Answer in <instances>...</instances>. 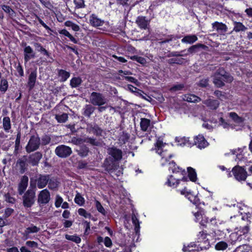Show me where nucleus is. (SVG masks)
Instances as JSON below:
<instances>
[{"label":"nucleus","mask_w":252,"mask_h":252,"mask_svg":"<svg viewBox=\"0 0 252 252\" xmlns=\"http://www.w3.org/2000/svg\"><path fill=\"white\" fill-rule=\"evenodd\" d=\"M109 157L104 159L103 167L108 172H113L117 169L119 162L122 159L123 154L121 149L112 146L107 149Z\"/></svg>","instance_id":"obj_1"},{"label":"nucleus","mask_w":252,"mask_h":252,"mask_svg":"<svg viewBox=\"0 0 252 252\" xmlns=\"http://www.w3.org/2000/svg\"><path fill=\"white\" fill-rule=\"evenodd\" d=\"M199 223L201 228L209 234L210 236L214 237L215 239H220V238L217 237V233L220 232V231L218 230L217 232L216 231L218 226L216 218H213L209 219L208 217L204 218L200 220Z\"/></svg>","instance_id":"obj_2"},{"label":"nucleus","mask_w":252,"mask_h":252,"mask_svg":"<svg viewBox=\"0 0 252 252\" xmlns=\"http://www.w3.org/2000/svg\"><path fill=\"white\" fill-rule=\"evenodd\" d=\"M50 178L49 174H38L34 178H31L30 182V188L36 191L37 188L39 189L44 188L48 184V179Z\"/></svg>","instance_id":"obj_3"},{"label":"nucleus","mask_w":252,"mask_h":252,"mask_svg":"<svg viewBox=\"0 0 252 252\" xmlns=\"http://www.w3.org/2000/svg\"><path fill=\"white\" fill-rule=\"evenodd\" d=\"M88 23L92 27L100 30L104 32L108 31V28L109 27V22L99 18L95 13H92L90 15Z\"/></svg>","instance_id":"obj_4"},{"label":"nucleus","mask_w":252,"mask_h":252,"mask_svg":"<svg viewBox=\"0 0 252 252\" xmlns=\"http://www.w3.org/2000/svg\"><path fill=\"white\" fill-rule=\"evenodd\" d=\"M232 172L234 179L240 182L245 181L249 176L246 166L236 165L232 168Z\"/></svg>","instance_id":"obj_5"},{"label":"nucleus","mask_w":252,"mask_h":252,"mask_svg":"<svg viewBox=\"0 0 252 252\" xmlns=\"http://www.w3.org/2000/svg\"><path fill=\"white\" fill-rule=\"evenodd\" d=\"M35 191L30 188L25 192L23 198V205L25 208H31L35 203Z\"/></svg>","instance_id":"obj_6"},{"label":"nucleus","mask_w":252,"mask_h":252,"mask_svg":"<svg viewBox=\"0 0 252 252\" xmlns=\"http://www.w3.org/2000/svg\"><path fill=\"white\" fill-rule=\"evenodd\" d=\"M189 137H184V143L185 144H188L189 145L192 144L196 145L197 147L199 149L204 148L206 147L208 143L202 135L199 134L198 135L193 138V142L191 143L190 141Z\"/></svg>","instance_id":"obj_7"},{"label":"nucleus","mask_w":252,"mask_h":252,"mask_svg":"<svg viewBox=\"0 0 252 252\" xmlns=\"http://www.w3.org/2000/svg\"><path fill=\"white\" fill-rule=\"evenodd\" d=\"M40 145V139L38 135H32L26 146V152L28 153L34 152L39 149Z\"/></svg>","instance_id":"obj_8"},{"label":"nucleus","mask_w":252,"mask_h":252,"mask_svg":"<svg viewBox=\"0 0 252 252\" xmlns=\"http://www.w3.org/2000/svg\"><path fill=\"white\" fill-rule=\"evenodd\" d=\"M90 99L91 103L94 106H102L107 103V99L100 93L93 92Z\"/></svg>","instance_id":"obj_9"},{"label":"nucleus","mask_w":252,"mask_h":252,"mask_svg":"<svg viewBox=\"0 0 252 252\" xmlns=\"http://www.w3.org/2000/svg\"><path fill=\"white\" fill-rule=\"evenodd\" d=\"M169 165V170H171L173 173H180L182 175V180L184 182H187L188 178L186 177L187 172L185 169H183L177 165L174 160L170 161L167 163Z\"/></svg>","instance_id":"obj_10"},{"label":"nucleus","mask_w":252,"mask_h":252,"mask_svg":"<svg viewBox=\"0 0 252 252\" xmlns=\"http://www.w3.org/2000/svg\"><path fill=\"white\" fill-rule=\"evenodd\" d=\"M55 153L59 158H66L71 155L72 151L70 147L65 145H61L56 148Z\"/></svg>","instance_id":"obj_11"},{"label":"nucleus","mask_w":252,"mask_h":252,"mask_svg":"<svg viewBox=\"0 0 252 252\" xmlns=\"http://www.w3.org/2000/svg\"><path fill=\"white\" fill-rule=\"evenodd\" d=\"M76 142L79 143H85L92 146L100 147L101 146V141L94 137L87 136L83 138H79L76 139Z\"/></svg>","instance_id":"obj_12"},{"label":"nucleus","mask_w":252,"mask_h":252,"mask_svg":"<svg viewBox=\"0 0 252 252\" xmlns=\"http://www.w3.org/2000/svg\"><path fill=\"white\" fill-rule=\"evenodd\" d=\"M32 16L33 18L35 19L33 20V22L37 28H40L41 26H42L50 34H51L52 32H53V30L47 25V22H45L38 15L34 14Z\"/></svg>","instance_id":"obj_13"},{"label":"nucleus","mask_w":252,"mask_h":252,"mask_svg":"<svg viewBox=\"0 0 252 252\" xmlns=\"http://www.w3.org/2000/svg\"><path fill=\"white\" fill-rule=\"evenodd\" d=\"M70 2H73V5L70 6L69 11L74 15H77L78 10L85 8L87 7L85 4V0H70Z\"/></svg>","instance_id":"obj_14"},{"label":"nucleus","mask_w":252,"mask_h":252,"mask_svg":"<svg viewBox=\"0 0 252 252\" xmlns=\"http://www.w3.org/2000/svg\"><path fill=\"white\" fill-rule=\"evenodd\" d=\"M206 248L201 247L200 245L197 246L194 242L190 243L187 246L184 245L182 249L183 252H204Z\"/></svg>","instance_id":"obj_15"},{"label":"nucleus","mask_w":252,"mask_h":252,"mask_svg":"<svg viewBox=\"0 0 252 252\" xmlns=\"http://www.w3.org/2000/svg\"><path fill=\"white\" fill-rule=\"evenodd\" d=\"M50 200V193L49 191L45 189L41 190L37 198V202L39 205L47 204Z\"/></svg>","instance_id":"obj_16"},{"label":"nucleus","mask_w":252,"mask_h":252,"mask_svg":"<svg viewBox=\"0 0 252 252\" xmlns=\"http://www.w3.org/2000/svg\"><path fill=\"white\" fill-rule=\"evenodd\" d=\"M158 153L161 157L160 162L162 166L166 165L170 159L174 157L173 154L169 152L167 150H163V149Z\"/></svg>","instance_id":"obj_17"},{"label":"nucleus","mask_w":252,"mask_h":252,"mask_svg":"<svg viewBox=\"0 0 252 252\" xmlns=\"http://www.w3.org/2000/svg\"><path fill=\"white\" fill-rule=\"evenodd\" d=\"M153 18L154 16L148 19L145 16H138L135 20V23L140 29L146 30L148 29L151 20Z\"/></svg>","instance_id":"obj_18"},{"label":"nucleus","mask_w":252,"mask_h":252,"mask_svg":"<svg viewBox=\"0 0 252 252\" xmlns=\"http://www.w3.org/2000/svg\"><path fill=\"white\" fill-rule=\"evenodd\" d=\"M22 46L23 47L25 46L24 49V59L25 63H27L31 59L35 58V54L32 48L30 46H27V43L26 42L23 43Z\"/></svg>","instance_id":"obj_19"},{"label":"nucleus","mask_w":252,"mask_h":252,"mask_svg":"<svg viewBox=\"0 0 252 252\" xmlns=\"http://www.w3.org/2000/svg\"><path fill=\"white\" fill-rule=\"evenodd\" d=\"M247 147L244 146L242 148H238L237 149L231 150L232 154L236 155L235 160L238 163L240 161H244L247 158L245 154V151L247 152Z\"/></svg>","instance_id":"obj_20"},{"label":"nucleus","mask_w":252,"mask_h":252,"mask_svg":"<svg viewBox=\"0 0 252 252\" xmlns=\"http://www.w3.org/2000/svg\"><path fill=\"white\" fill-rule=\"evenodd\" d=\"M37 70L36 69H32L29 75L27 87L29 91L32 90L35 86L36 78H37Z\"/></svg>","instance_id":"obj_21"},{"label":"nucleus","mask_w":252,"mask_h":252,"mask_svg":"<svg viewBox=\"0 0 252 252\" xmlns=\"http://www.w3.org/2000/svg\"><path fill=\"white\" fill-rule=\"evenodd\" d=\"M42 158V154L40 152H36L29 155L28 162L32 166H37L40 159Z\"/></svg>","instance_id":"obj_22"},{"label":"nucleus","mask_w":252,"mask_h":252,"mask_svg":"<svg viewBox=\"0 0 252 252\" xmlns=\"http://www.w3.org/2000/svg\"><path fill=\"white\" fill-rule=\"evenodd\" d=\"M214 75L224 78V81L227 83H231L233 79V77L230 75L229 73L226 72L225 69L222 67H219Z\"/></svg>","instance_id":"obj_23"},{"label":"nucleus","mask_w":252,"mask_h":252,"mask_svg":"<svg viewBox=\"0 0 252 252\" xmlns=\"http://www.w3.org/2000/svg\"><path fill=\"white\" fill-rule=\"evenodd\" d=\"M213 30H216L220 34H223L228 30L227 26L222 23L216 21L212 24Z\"/></svg>","instance_id":"obj_24"},{"label":"nucleus","mask_w":252,"mask_h":252,"mask_svg":"<svg viewBox=\"0 0 252 252\" xmlns=\"http://www.w3.org/2000/svg\"><path fill=\"white\" fill-rule=\"evenodd\" d=\"M29 178L26 175L23 176L18 184V191L20 195H22L27 189L28 185Z\"/></svg>","instance_id":"obj_25"},{"label":"nucleus","mask_w":252,"mask_h":252,"mask_svg":"<svg viewBox=\"0 0 252 252\" xmlns=\"http://www.w3.org/2000/svg\"><path fill=\"white\" fill-rule=\"evenodd\" d=\"M180 181L182 180V178L176 179L172 175H169L166 182L165 183V185L168 187H172L173 188H176L179 184Z\"/></svg>","instance_id":"obj_26"},{"label":"nucleus","mask_w":252,"mask_h":252,"mask_svg":"<svg viewBox=\"0 0 252 252\" xmlns=\"http://www.w3.org/2000/svg\"><path fill=\"white\" fill-rule=\"evenodd\" d=\"M33 46L37 51L40 52L42 55L45 56L48 58H51V53H50L43 46L38 42H34Z\"/></svg>","instance_id":"obj_27"},{"label":"nucleus","mask_w":252,"mask_h":252,"mask_svg":"<svg viewBox=\"0 0 252 252\" xmlns=\"http://www.w3.org/2000/svg\"><path fill=\"white\" fill-rule=\"evenodd\" d=\"M187 173L188 176H186L188 178L187 181H189V179L192 182H195L197 181V173L195 169L191 167H188L187 168Z\"/></svg>","instance_id":"obj_28"},{"label":"nucleus","mask_w":252,"mask_h":252,"mask_svg":"<svg viewBox=\"0 0 252 252\" xmlns=\"http://www.w3.org/2000/svg\"><path fill=\"white\" fill-rule=\"evenodd\" d=\"M95 107L91 104H86L83 109L82 115L89 118L94 113Z\"/></svg>","instance_id":"obj_29"},{"label":"nucleus","mask_w":252,"mask_h":252,"mask_svg":"<svg viewBox=\"0 0 252 252\" xmlns=\"http://www.w3.org/2000/svg\"><path fill=\"white\" fill-rule=\"evenodd\" d=\"M77 154L82 158L86 157L90 152L89 148L86 145H82L76 149Z\"/></svg>","instance_id":"obj_30"},{"label":"nucleus","mask_w":252,"mask_h":252,"mask_svg":"<svg viewBox=\"0 0 252 252\" xmlns=\"http://www.w3.org/2000/svg\"><path fill=\"white\" fill-rule=\"evenodd\" d=\"M198 40V37L195 34H189L185 35L182 39V42L187 44H193Z\"/></svg>","instance_id":"obj_31"},{"label":"nucleus","mask_w":252,"mask_h":252,"mask_svg":"<svg viewBox=\"0 0 252 252\" xmlns=\"http://www.w3.org/2000/svg\"><path fill=\"white\" fill-rule=\"evenodd\" d=\"M233 26V31L236 32H245L248 29L247 27L240 22L234 21Z\"/></svg>","instance_id":"obj_32"},{"label":"nucleus","mask_w":252,"mask_h":252,"mask_svg":"<svg viewBox=\"0 0 252 252\" xmlns=\"http://www.w3.org/2000/svg\"><path fill=\"white\" fill-rule=\"evenodd\" d=\"M151 125V120L147 118H141L140 120V126L141 130L143 131H148L149 127Z\"/></svg>","instance_id":"obj_33"},{"label":"nucleus","mask_w":252,"mask_h":252,"mask_svg":"<svg viewBox=\"0 0 252 252\" xmlns=\"http://www.w3.org/2000/svg\"><path fill=\"white\" fill-rule=\"evenodd\" d=\"M207 46L201 43H197L195 45H192L188 49L189 54H193L197 52L199 49L202 48L205 49Z\"/></svg>","instance_id":"obj_34"},{"label":"nucleus","mask_w":252,"mask_h":252,"mask_svg":"<svg viewBox=\"0 0 252 252\" xmlns=\"http://www.w3.org/2000/svg\"><path fill=\"white\" fill-rule=\"evenodd\" d=\"M89 129L90 131L94 135L96 136H100L102 135L103 130L97 124H94V125H91L89 127Z\"/></svg>","instance_id":"obj_35"},{"label":"nucleus","mask_w":252,"mask_h":252,"mask_svg":"<svg viewBox=\"0 0 252 252\" xmlns=\"http://www.w3.org/2000/svg\"><path fill=\"white\" fill-rule=\"evenodd\" d=\"M58 75L60 77V81L63 82L66 81L70 76V73L64 69H59Z\"/></svg>","instance_id":"obj_36"},{"label":"nucleus","mask_w":252,"mask_h":252,"mask_svg":"<svg viewBox=\"0 0 252 252\" xmlns=\"http://www.w3.org/2000/svg\"><path fill=\"white\" fill-rule=\"evenodd\" d=\"M82 82L83 80L81 77H73L70 80L69 85L72 88H76L79 87Z\"/></svg>","instance_id":"obj_37"},{"label":"nucleus","mask_w":252,"mask_h":252,"mask_svg":"<svg viewBox=\"0 0 252 252\" xmlns=\"http://www.w3.org/2000/svg\"><path fill=\"white\" fill-rule=\"evenodd\" d=\"M241 236L238 232L231 233L229 236L228 241L232 245H234L236 242L240 241L241 240Z\"/></svg>","instance_id":"obj_38"},{"label":"nucleus","mask_w":252,"mask_h":252,"mask_svg":"<svg viewBox=\"0 0 252 252\" xmlns=\"http://www.w3.org/2000/svg\"><path fill=\"white\" fill-rule=\"evenodd\" d=\"M3 128L5 131L9 132L11 128L10 119L9 117H4L2 119Z\"/></svg>","instance_id":"obj_39"},{"label":"nucleus","mask_w":252,"mask_h":252,"mask_svg":"<svg viewBox=\"0 0 252 252\" xmlns=\"http://www.w3.org/2000/svg\"><path fill=\"white\" fill-rule=\"evenodd\" d=\"M95 207L97 211L104 216L107 215V212L101 205V203L97 200H94Z\"/></svg>","instance_id":"obj_40"},{"label":"nucleus","mask_w":252,"mask_h":252,"mask_svg":"<svg viewBox=\"0 0 252 252\" xmlns=\"http://www.w3.org/2000/svg\"><path fill=\"white\" fill-rule=\"evenodd\" d=\"M27 161V159L25 157H24L22 158H19L17 160V163L19 165L20 172L21 173L25 172L26 170Z\"/></svg>","instance_id":"obj_41"},{"label":"nucleus","mask_w":252,"mask_h":252,"mask_svg":"<svg viewBox=\"0 0 252 252\" xmlns=\"http://www.w3.org/2000/svg\"><path fill=\"white\" fill-rule=\"evenodd\" d=\"M59 182L56 179H48V187L50 189L55 190L59 186Z\"/></svg>","instance_id":"obj_42"},{"label":"nucleus","mask_w":252,"mask_h":252,"mask_svg":"<svg viewBox=\"0 0 252 252\" xmlns=\"http://www.w3.org/2000/svg\"><path fill=\"white\" fill-rule=\"evenodd\" d=\"M224 78L216 75L214 76L213 82L217 87H221L224 86Z\"/></svg>","instance_id":"obj_43"},{"label":"nucleus","mask_w":252,"mask_h":252,"mask_svg":"<svg viewBox=\"0 0 252 252\" xmlns=\"http://www.w3.org/2000/svg\"><path fill=\"white\" fill-rule=\"evenodd\" d=\"M8 88V83L6 79L2 78L0 82V91L5 93Z\"/></svg>","instance_id":"obj_44"},{"label":"nucleus","mask_w":252,"mask_h":252,"mask_svg":"<svg viewBox=\"0 0 252 252\" xmlns=\"http://www.w3.org/2000/svg\"><path fill=\"white\" fill-rule=\"evenodd\" d=\"M74 202L80 206H83L85 202L84 198L79 193H77L74 198Z\"/></svg>","instance_id":"obj_45"},{"label":"nucleus","mask_w":252,"mask_h":252,"mask_svg":"<svg viewBox=\"0 0 252 252\" xmlns=\"http://www.w3.org/2000/svg\"><path fill=\"white\" fill-rule=\"evenodd\" d=\"M64 25L67 27L71 28V29L75 32H78L80 30L78 25L69 20L66 21L64 23Z\"/></svg>","instance_id":"obj_46"},{"label":"nucleus","mask_w":252,"mask_h":252,"mask_svg":"<svg viewBox=\"0 0 252 252\" xmlns=\"http://www.w3.org/2000/svg\"><path fill=\"white\" fill-rule=\"evenodd\" d=\"M14 66L18 73V74L15 73V75L16 76L23 77L24 76V69L20 63L18 62L17 64L15 63Z\"/></svg>","instance_id":"obj_47"},{"label":"nucleus","mask_w":252,"mask_h":252,"mask_svg":"<svg viewBox=\"0 0 252 252\" xmlns=\"http://www.w3.org/2000/svg\"><path fill=\"white\" fill-rule=\"evenodd\" d=\"M65 238L67 240L72 241L76 244H79L81 241V239L80 238V237H79L78 236H77L76 235H70L68 234H65Z\"/></svg>","instance_id":"obj_48"},{"label":"nucleus","mask_w":252,"mask_h":252,"mask_svg":"<svg viewBox=\"0 0 252 252\" xmlns=\"http://www.w3.org/2000/svg\"><path fill=\"white\" fill-rule=\"evenodd\" d=\"M68 114L66 113H63L62 115H56L55 119L60 123H64L68 119Z\"/></svg>","instance_id":"obj_49"},{"label":"nucleus","mask_w":252,"mask_h":252,"mask_svg":"<svg viewBox=\"0 0 252 252\" xmlns=\"http://www.w3.org/2000/svg\"><path fill=\"white\" fill-rule=\"evenodd\" d=\"M228 247L227 243L224 241L218 242L215 245V249L218 251H224Z\"/></svg>","instance_id":"obj_50"},{"label":"nucleus","mask_w":252,"mask_h":252,"mask_svg":"<svg viewBox=\"0 0 252 252\" xmlns=\"http://www.w3.org/2000/svg\"><path fill=\"white\" fill-rule=\"evenodd\" d=\"M128 57L131 60L136 61L137 63L143 65L145 64L146 63V59L144 57L141 56L134 55L130 57L128 56Z\"/></svg>","instance_id":"obj_51"},{"label":"nucleus","mask_w":252,"mask_h":252,"mask_svg":"<svg viewBox=\"0 0 252 252\" xmlns=\"http://www.w3.org/2000/svg\"><path fill=\"white\" fill-rule=\"evenodd\" d=\"M186 197H187L193 204L195 205L198 204V198L194 194H193L191 191L189 192V193L187 194V196Z\"/></svg>","instance_id":"obj_52"},{"label":"nucleus","mask_w":252,"mask_h":252,"mask_svg":"<svg viewBox=\"0 0 252 252\" xmlns=\"http://www.w3.org/2000/svg\"><path fill=\"white\" fill-rule=\"evenodd\" d=\"M1 8L6 13L8 14L9 16H13L15 14L13 9H12L9 5L2 4L1 5Z\"/></svg>","instance_id":"obj_53"},{"label":"nucleus","mask_w":252,"mask_h":252,"mask_svg":"<svg viewBox=\"0 0 252 252\" xmlns=\"http://www.w3.org/2000/svg\"><path fill=\"white\" fill-rule=\"evenodd\" d=\"M129 139V135L125 131H123L122 133L120 135L119 137V140L122 144L126 143L128 141Z\"/></svg>","instance_id":"obj_54"},{"label":"nucleus","mask_w":252,"mask_h":252,"mask_svg":"<svg viewBox=\"0 0 252 252\" xmlns=\"http://www.w3.org/2000/svg\"><path fill=\"white\" fill-rule=\"evenodd\" d=\"M219 102L217 100H210L207 103V106L212 110H216L219 106Z\"/></svg>","instance_id":"obj_55"},{"label":"nucleus","mask_w":252,"mask_h":252,"mask_svg":"<svg viewBox=\"0 0 252 252\" xmlns=\"http://www.w3.org/2000/svg\"><path fill=\"white\" fill-rule=\"evenodd\" d=\"M250 226L248 223L243 226H240L238 231L240 233L239 234L240 236L242 235H245L248 234L250 231Z\"/></svg>","instance_id":"obj_56"},{"label":"nucleus","mask_w":252,"mask_h":252,"mask_svg":"<svg viewBox=\"0 0 252 252\" xmlns=\"http://www.w3.org/2000/svg\"><path fill=\"white\" fill-rule=\"evenodd\" d=\"M208 235H209V234H208L207 232H206L204 230H202L201 231H200L199 234H198V242H201V241H206L208 240H206L207 236Z\"/></svg>","instance_id":"obj_57"},{"label":"nucleus","mask_w":252,"mask_h":252,"mask_svg":"<svg viewBox=\"0 0 252 252\" xmlns=\"http://www.w3.org/2000/svg\"><path fill=\"white\" fill-rule=\"evenodd\" d=\"M132 221L133 224L134 225V230L136 232V233H137L139 232L140 230V224L139 222V220L135 216H132Z\"/></svg>","instance_id":"obj_58"},{"label":"nucleus","mask_w":252,"mask_h":252,"mask_svg":"<svg viewBox=\"0 0 252 252\" xmlns=\"http://www.w3.org/2000/svg\"><path fill=\"white\" fill-rule=\"evenodd\" d=\"M51 137L49 135L45 134L42 136L41 141V145L45 146L49 144L51 142Z\"/></svg>","instance_id":"obj_59"},{"label":"nucleus","mask_w":252,"mask_h":252,"mask_svg":"<svg viewBox=\"0 0 252 252\" xmlns=\"http://www.w3.org/2000/svg\"><path fill=\"white\" fill-rule=\"evenodd\" d=\"M78 213L80 216H82L85 218H90L92 216L91 214L87 212L84 208H79L78 210Z\"/></svg>","instance_id":"obj_60"},{"label":"nucleus","mask_w":252,"mask_h":252,"mask_svg":"<svg viewBox=\"0 0 252 252\" xmlns=\"http://www.w3.org/2000/svg\"><path fill=\"white\" fill-rule=\"evenodd\" d=\"M229 117L236 123H241L242 122V118L239 117L235 112L229 113Z\"/></svg>","instance_id":"obj_61"},{"label":"nucleus","mask_w":252,"mask_h":252,"mask_svg":"<svg viewBox=\"0 0 252 252\" xmlns=\"http://www.w3.org/2000/svg\"><path fill=\"white\" fill-rule=\"evenodd\" d=\"M197 85L201 88H206L209 85V79L207 78L200 79Z\"/></svg>","instance_id":"obj_62"},{"label":"nucleus","mask_w":252,"mask_h":252,"mask_svg":"<svg viewBox=\"0 0 252 252\" xmlns=\"http://www.w3.org/2000/svg\"><path fill=\"white\" fill-rule=\"evenodd\" d=\"M195 217V220L196 221H198L200 220H202L204 218H207L206 216L204 215V214H202L201 211H197V212H192Z\"/></svg>","instance_id":"obj_63"},{"label":"nucleus","mask_w":252,"mask_h":252,"mask_svg":"<svg viewBox=\"0 0 252 252\" xmlns=\"http://www.w3.org/2000/svg\"><path fill=\"white\" fill-rule=\"evenodd\" d=\"M165 143H163V141L161 140L158 139L155 144L156 149L157 153H158L159 151L163 149V147L165 146Z\"/></svg>","instance_id":"obj_64"}]
</instances>
